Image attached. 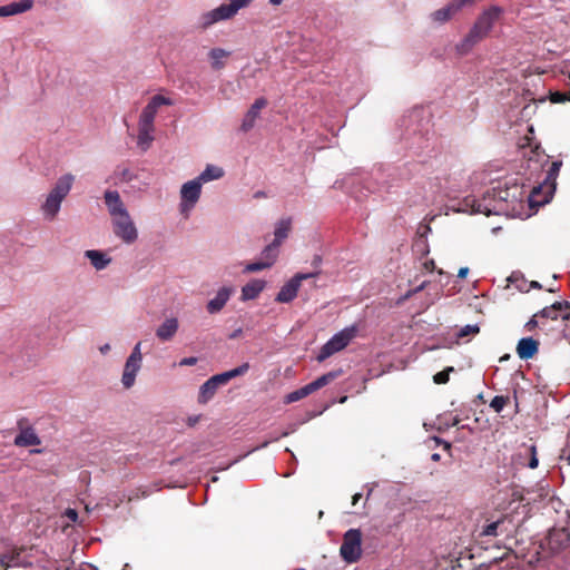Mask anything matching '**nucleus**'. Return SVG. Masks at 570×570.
Masks as SVG:
<instances>
[{"label": "nucleus", "mask_w": 570, "mask_h": 570, "mask_svg": "<svg viewBox=\"0 0 570 570\" xmlns=\"http://www.w3.org/2000/svg\"><path fill=\"white\" fill-rule=\"evenodd\" d=\"M75 183V176L72 174H65L60 176L53 187L46 196L45 202L41 205V212L46 219L52 220L57 217L60 212L63 199L69 195L72 185Z\"/></svg>", "instance_id": "obj_1"}, {"label": "nucleus", "mask_w": 570, "mask_h": 570, "mask_svg": "<svg viewBox=\"0 0 570 570\" xmlns=\"http://www.w3.org/2000/svg\"><path fill=\"white\" fill-rule=\"evenodd\" d=\"M253 0H229L219 7L202 13L197 19V27L206 30L213 24L234 17L238 10L247 7Z\"/></svg>", "instance_id": "obj_2"}, {"label": "nucleus", "mask_w": 570, "mask_h": 570, "mask_svg": "<svg viewBox=\"0 0 570 570\" xmlns=\"http://www.w3.org/2000/svg\"><path fill=\"white\" fill-rule=\"evenodd\" d=\"M340 556L346 563H355L362 557V533L360 529H350L343 535Z\"/></svg>", "instance_id": "obj_3"}, {"label": "nucleus", "mask_w": 570, "mask_h": 570, "mask_svg": "<svg viewBox=\"0 0 570 570\" xmlns=\"http://www.w3.org/2000/svg\"><path fill=\"white\" fill-rule=\"evenodd\" d=\"M356 334V327H345L341 332L333 335L321 348L317 361L323 362L333 354L342 351L345 348L348 343L354 338Z\"/></svg>", "instance_id": "obj_4"}, {"label": "nucleus", "mask_w": 570, "mask_h": 570, "mask_svg": "<svg viewBox=\"0 0 570 570\" xmlns=\"http://www.w3.org/2000/svg\"><path fill=\"white\" fill-rule=\"evenodd\" d=\"M142 365V353H141V342H137L131 350V353L127 357L122 374H121V384L125 389H131L135 385L136 376L139 373Z\"/></svg>", "instance_id": "obj_5"}, {"label": "nucleus", "mask_w": 570, "mask_h": 570, "mask_svg": "<svg viewBox=\"0 0 570 570\" xmlns=\"http://www.w3.org/2000/svg\"><path fill=\"white\" fill-rule=\"evenodd\" d=\"M202 184L196 179H191L183 184L180 188L179 210L183 215L188 216L189 212L196 206L202 194Z\"/></svg>", "instance_id": "obj_6"}, {"label": "nucleus", "mask_w": 570, "mask_h": 570, "mask_svg": "<svg viewBox=\"0 0 570 570\" xmlns=\"http://www.w3.org/2000/svg\"><path fill=\"white\" fill-rule=\"evenodd\" d=\"M503 190H497L493 188L491 191H487V196L482 202L475 200L473 198H465L464 199V207H461L460 212H471L475 214H484L487 216H490L492 214H498L499 208L497 206L490 207L489 205L484 204L490 198L500 200H505V196L502 195ZM507 194V191H504Z\"/></svg>", "instance_id": "obj_7"}, {"label": "nucleus", "mask_w": 570, "mask_h": 570, "mask_svg": "<svg viewBox=\"0 0 570 570\" xmlns=\"http://www.w3.org/2000/svg\"><path fill=\"white\" fill-rule=\"evenodd\" d=\"M114 234L125 244H134L138 238L137 227L129 213L111 219Z\"/></svg>", "instance_id": "obj_8"}, {"label": "nucleus", "mask_w": 570, "mask_h": 570, "mask_svg": "<svg viewBox=\"0 0 570 570\" xmlns=\"http://www.w3.org/2000/svg\"><path fill=\"white\" fill-rule=\"evenodd\" d=\"M317 273H298L292 277L286 284H284L277 293L275 301L278 303H289L296 296L299 289L301 283L304 279L315 277Z\"/></svg>", "instance_id": "obj_9"}, {"label": "nucleus", "mask_w": 570, "mask_h": 570, "mask_svg": "<svg viewBox=\"0 0 570 570\" xmlns=\"http://www.w3.org/2000/svg\"><path fill=\"white\" fill-rule=\"evenodd\" d=\"M174 102L170 98L161 95H155L140 112L138 125L154 127V121L159 107L171 106Z\"/></svg>", "instance_id": "obj_10"}, {"label": "nucleus", "mask_w": 570, "mask_h": 570, "mask_svg": "<svg viewBox=\"0 0 570 570\" xmlns=\"http://www.w3.org/2000/svg\"><path fill=\"white\" fill-rule=\"evenodd\" d=\"M503 12V8L495 4L490 6L478 16L473 26L488 37Z\"/></svg>", "instance_id": "obj_11"}, {"label": "nucleus", "mask_w": 570, "mask_h": 570, "mask_svg": "<svg viewBox=\"0 0 570 570\" xmlns=\"http://www.w3.org/2000/svg\"><path fill=\"white\" fill-rule=\"evenodd\" d=\"M535 316L541 318H551L566 321L570 317V303L567 301L556 302L550 306H547L539 311Z\"/></svg>", "instance_id": "obj_12"}, {"label": "nucleus", "mask_w": 570, "mask_h": 570, "mask_svg": "<svg viewBox=\"0 0 570 570\" xmlns=\"http://www.w3.org/2000/svg\"><path fill=\"white\" fill-rule=\"evenodd\" d=\"M104 200L111 219L129 213L117 190H106Z\"/></svg>", "instance_id": "obj_13"}, {"label": "nucleus", "mask_w": 570, "mask_h": 570, "mask_svg": "<svg viewBox=\"0 0 570 570\" xmlns=\"http://www.w3.org/2000/svg\"><path fill=\"white\" fill-rule=\"evenodd\" d=\"M234 293V287L232 286H223L220 287L215 297L209 299L206 309L209 314H217L219 313L224 306L229 301L232 294Z\"/></svg>", "instance_id": "obj_14"}, {"label": "nucleus", "mask_w": 570, "mask_h": 570, "mask_svg": "<svg viewBox=\"0 0 570 570\" xmlns=\"http://www.w3.org/2000/svg\"><path fill=\"white\" fill-rule=\"evenodd\" d=\"M266 105L267 101L265 98H258L255 100L242 121L240 129L244 132L249 131L254 127L255 121L259 116L261 109H263Z\"/></svg>", "instance_id": "obj_15"}, {"label": "nucleus", "mask_w": 570, "mask_h": 570, "mask_svg": "<svg viewBox=\"0 0 570 570\" xmlns=\"http://www.w3.org/2000/svg\"><path fill=\"white\" fill-rule=\"evenodd\" d=\"M178 327V320L168 317L156 328V336L163 342L170 341L176 335Z\"/></svg>", "instance_id": "obj_16"}, {"label": "nucleus", "mask_w": 570, "mask_h": 570, "mask_svg": "<svg viewBox=\"0 0 570 570\" xmlns=\"http://www.w3.org/2000/svg\"><path fill=\"white\" fill-rule=\"evenodd\" d=\"M539 343L532 337H522L517 345V354L521 360H529L535 355Z\"/></svg>", "instance_id": "obj_17"}, {"label": "nucleus", "mask_w": 570, "mask_h": 570, "mask_svg": "<svg viewBox=\"0 0 570 570\" xmlns=\"http://www.w3.org/2000/svg\"><path fill=\"white\" fill-rule=\"evenodd\" d=\"M16 446H32L41 443L40 438L31 426L21 428L13 441Z\"/></svg>", "instance_id": "obj_18"}, {"label": "nucleus", "mask_w": 570, "mask_h": 570, "mask_svg": "<svg viewBox=\"0 0 570 570\" xmlns=\"http://www.w3.org/2000/svg\"><path fill=\"white\" fill-rule=\"evenodd\" d=\"M266 282L264 279H252L246 285L242 287V301H252L259 296V294L265 289Z\"/></svg>", "instance_id": "obj_19"}, {"label": "nucleus", "mask_w": 570, "mask_h": 570, "mask_svg": "<svg viewBox=\"0 0 570 570\" xmlns=\"http://www.w3.org/2000/svg\"><path fill=\"white\" fill-rule=\"evenodd\" d=\"M85 257L89 259L90 264L96 271H102L111 263V257L102 250L88 249L85 252Z\"/></svg>", "instance_id": "obj_20"}, {"label": "nucleus", "mask_w": 570, "mask_h": 570, "mask_svg": "<svg viewBox=\"0 0 570 570\" xmlns=\"http://www.w3.org/2000/svg\"><path fill=\"white\" fill-rule=\"evenodd\" d=\"M33 6L32 0H20L11 2L4 6H0V17H10L19 13H23L30 10Z\"/></svg>", "instance_id": "obj_21"}, {"label": "nucleus", "mask_w": 570, "mask_h": 570, "mask_svg": "<svg viewBox=\"0 0 570 570\" xmlns=\"http://www.w3.org/2000/svg\"><path fill=\"white\" fill-rule=\"evenodd\" d=\"M248 370H249V364L243 363L242 365H239L233 370H229V371H226V372H223V373L212 376V380L216 383L217 386H220V385L228 383L234 377L244 375L245 373H247Z\"/></svg>", "instance_id": "obj_22"}, {"label": "nucleus", "mask_w": 570, "mask_h": 570, "mask_svg": "<svg viewBox=\"0 0 570 570\" xmlns=\"http://www.w3.org/2000/svg\"><path fill=\"white\" fill-rule=\"evenodd\" d=\"M155 127L138 125L137 146L146 151L154 141Z\"/></svg>", "instance_id": "obj_23"}, {"label": "nucleus", "mask_w": 570, "mask_h": 570, "mask_svg": "<svg viewBox=\"0 0 570 570\" xmlns=\"http://www.w3.org/2000/svg\"><path fill=\"white\" fill-rule=\"evenodd\" d=\"M224 176V169L215 165H207L206 168L196 177L203 185L212 180L219 179Z\"/></svg>", "instance_id": "obj_24"}, {"label": "nucleus", "mask_w": 570, "mask_h": 570, "mask_svg": "<svg viewBox=\"0 0 570 570\" xmlns=\"http://www.w3.org/2000/svg\"><path fill=\"white\" fill-rule=\"evenodd\" d=\"M292 220L291 218H283L276 223L274 230V240L275 245L281 246L282 242L287 238L289 229H291Z\"/></svg>", "instance_id": "obj_25"}, {"label": "nucleus", "mask_w": 570, "mask_h": 570, "mask_svg": "<svg viewBox=\"0 0 570 570\" xmlns=\"http://www.w3.org/2000/svg\"><path fill=\"white\" fill-rule=\"evenodd\" d=\"M217 389H218V386L212 380V377L208 379L204 384H202V386L199 389L198 403H200V404L208 403L216 394Z\"/></svg>", "instance_id": "obj_26"}, {"label": "nucleus", "mask_w": 570, "mask_h": 570, "mask_svg": "<svg viewBox=\"0 0 570 570\" xmlns=\"http://www.w3.org/2000/svg\"><path fill=\"white\" fill-rule=\"evenodd\" d=\"M230 56V51H227L223 48H213L208 52V57L210 59V65L213 69L219 70L225 66L224 59Z\"/></svg>", "instance_id": "obj_27"}, {"label": "nucleus", "mask_w": 570, "mask_h": 570, "mask_svg": "<svg viewBox=\"0 0 570 570\" xmlns=\"http://www.w3.org/2000/svg\"><path fill=\"white\" fill-rule=\"evenodd\" d=\"M455 13H456V11L452 8V6L449 2L443 8L435 10L431 14V18L433 21H435L438 23H444V22L449 21Z\"/></svg>", "instance_id": "obj_28"}, {"label": "nucleus", "mask_w": 570, "mask_h": 570, "mask_svg": "<svg viewBox=\"0 0 570 570\" xmlns=\"http://www.w3.org/2000/svg\"><path fill=\"white\" fill-rule=\"evenodd\" d=\"M340 373H341L340 371L338 372H336V371L328 372V373L323 374L322 376L317 377L313 382L308 383L312 392H315L318 389L327 385L330 382L335 380L340 375Z\"/></svg>", "instance_id": "obj_29"}, {"label": "nucleus", "mask_w": 570, "mask_h": 570, "mask_svg": "<svg viewBox=\"0 0 570 570\" xmlns=\"http://www.w3.org/2000/svg\"><path fill=\"white\" fill-rule=\"evenodd\" d=\"M278 245L272 242L262 250L259 258L265 263H269V267H272L278 257Z\"/></svg>", "instance_id": "obj_30"}, {"label": "nucleus", "mask_w": 570, "mask_h": 570, "mask_svg": "<svg viewBox=\"0 0 570 570\" xmlns=\"http://www.w3.org/2000/svg\"><path fill=\"white\" fill-rule=\"evenodd\" d=\"M475 47L474 42L465 35L461 41L455 45V52L460 57L469 55Z\"/></svg>", "instance_id": "obj_31"}, {"label": "nucleus", "mask_w": 570, "mask_h": 570, "mask_svg": "<svg viewBox=\"0 0 570 570\" xmlns=\"http://www.w3.org/2000/svg\"><path fill=\"white\" fill-rule=\"evenodd\" d=\"M312 390L309 387L308 384L304 385L303 387L298 389V390H295L291 393H288L286 396H285V403H293V402H296V401H299L304 397H306L307 395L312 394Z\"/></svg>", "instance_id": "obj_32"}, {"label": "nucleus", "mask_w": 570, "mask_h": 570, "mask_svg": "<svg viewBox=\"0 0 570 570\" xmlns=\"http://www.w3.org/2000/svg\"><path fill=\"white\" fill-rule=\"evenodd\" d=\"M269 268V263H265L261 258L257 262L247 264L243 272L244 273H256Z\"/></svg>", "instance_id": "obj_33"}, {"label": "nucleus", "mask_w": 570, "mask_h": 570, "mask_svg": "<svg viewBox=\"0 0 570 570\" xmlns=\"http://www.w3.org/2000/svg\"><path fill=\"white\" fill-rule=\"evenodd\" d=\"M480 332V327L479 325L476 324H468L465 326H462L458 333H456V336L459 338H463L465 336H469V335H475Z\"/></svg>", "instance_id": "obj_34"}, {"label": "nucleus", "mask_w": 570, "mask_h": 570, "mask_svg": "<svg viewBox=\"0 0 570 570\" xmlns=\"http://www.w3.org/2000/svg\"><path fill=\"white\" fill-rule=\"evenodd\" d=\"M508 400H509V399H508L507 396H503V395H497V396H494V397L492 399V401H491V403H490V406H491V409H493L497 413H500V412L504 409V406H505V404H507Z\"/></svg>", "instance_id": "obj_35"}, {"label": "nucleus", "mask_w": 570, "mask_h": 570, "mask_svg": "<svg viewBox=\"0 0 570 570\" xmlns=\"http://www.w3.org/2000/svg\"><path fill=\"white\" fill-rule=\"evenodd\" d=\"M454 368L452 366L445 368L444 371H441L439 373H436L434 376H433V381L434 383L436 384H445L449 382V375H450V372H453Z\"/></svg>", "instance_id": "obj_36"}, {"label": "nucleus", "mask_w": 570, "mask_h": 570, "mask_svg": "<svg viewBox=\"0 0 570 570\" xmlns=\"http://www.w3.org/2000/svg\"><path fill=\"white\" fill-rule=\"evenodd\" d=\"M466 35L474 42L475 46L479 42H481L483 39L487 38V36L483 32H481L479 29H476L473 24Z\"/></svg>", "instance_id": "obj_37"}, {"label": "nucleus", "mask_w": 570, "mask_h": 570, "mask_svg": "<svg viewBox=\"0 0 570 570\" xmlns=\"http://www.w3.org/2000/svg\"><path fill=\"white\" fill-rule=\"evenodd\" d=\"M550 100L553 104H561L564 101H570V90L568 92L556 91L550 95Z\"/></svg>", "instance_id": "obj_38"}, {"label": "nucleus", "mask_w": 570, "mask_h": 570, "mask_svg": "<svg viewBox=\"0 0 570 570\" xmlns=\"http://www.w3.org/2000/svg\"><path fill=\"white\" fill-rule=\"evenodd\" d=\"M475 0H451L450 4L456 11V13L464 7L472 6Z\"/></svg>", "instance_id": "obj_39"}, {"label": "nucleus", "mask_w": 570, "mask_h": 570, "mask_svg": "<svg viewBox=\"0 0 570 570\" xmlns=\"http://www.w3.org/2000/svg\"><path fill=\"white\" fill-rule=\"evenodd\" d=\"M118 175L120 179L126 183H129L135 178L134 174L128 168H122L118 171Z\"/></svg>", "instance_id": "obj_40"}, {"label": "nucleus", "mask_w": 570, "mask_h": 570, "mask_svg": "<svg viewBox=\"0 0 570 570\" xmlns=\"http://www.w3.org/2000/svg\"><path fill=\"white\" fill-rule=\"evenodd\" d=\"M498 525H499V522H492V523L488 524V525L483 529V534H484V535H492V537H495V535L498 534V533H497Z\"/></svg>", "instance_id": "obj_41"}, {"label": "nucleus", "mask_w": 570, "mask_h": 570, "mask_svg": "<svg viewBox=\"0 0 570 570\" xmlns=\"http://www.w3.org/2000/svg\"><path fill=\"white\" fill-rule=\"evenodd\" d=\"M530 452H531V459H530V462H529V468L530 469H535L539 464V461H538V458H537V451H535V446L534 445H531L530 446Z\"/></svg>", "instance_id": "obj_42"}, {"label": "nucleus", "mask_w": 570, "mask_h": 570, "mask_svg": "<svg viewBox=\"0 0 570 570\" xmlns=\"http://www.w3.org/2000/svg\"><path fill=\"white\" fill-rule=\"evenodd\" d=\"M426 284L428 282H422L419 286H416L415 288L409 291L405 295H404V299H407L410 298L411 296H413L414 294L423 291L425 287H426Z\"/></svg>", "instance_id": "obj_43"}, {"label": "nucleus", "mask_w": 570, "mask_h": 570, "mask_svg": "<svg viewBox=\"0 0 570 570\" xmlns=\"http://www.w3.org/2000/svg\"><path fill=\"white\" fill-rule=\"evenodd\" d=\"M197 357L195 356H189V357H184L179 361V365L180 366H193L197 363Z\"/></svg>", "instance_id": "obj_44"}, {"label": "nucleus", "mask_w": 570, "mask_h": 570, "mask_svg": "<svg viewBox=\"0 0 570 570\" xmlns=\"http://www.w3.org/2000/svg\"><path fill=\"white\" fill-rule=\"evenodd\" d=\"M13 559H14L13 557H9V556H6V554L0 556V564L3 566V567L9 568V567L14 564L13 563Z\"/></svg>", "instance_id": "obj_45"}, {"label": "nucleus", "mask_w": 570, "mask_h": 570, "mask_svg": "<svg viewBox=\"0 0 570 570\" xmlns=\"http://www.w3.org/2000/svg\"><path fill=\"white\" fill-rule=\"evenodd\" d=\"M561 165H562L561 161H553L552 165H551V168L549 170V177L558 175Z\"/></svg>", "instance_id": "obj_46"}, {"label": "nucleus", "mask_w": 570, "mask_h": 570, "mask_svg": "<svg viewBox=\"0 0 570 570\" xmlns=\"http://www.w3.org/2000/svg\"><path fill=\"white\" fill-rule=\"evenodd\" d=\"M66 517L71 520L72 522H76L78 519V513L75 509H67L66 510Z\"/></svg>", "instance_id": "obj_47"}, {"label": "nucleus", "mask_w": 570, "mask_h": 570, "mask_svg": "<svg viewBox=\"0 0 570 570\" xmlns=\"http://www.w3.org/2000/svg\"><path fill=\"white\" fill-rule=\"evenodd\" d=\"M537 318H541V317L540 316H535V314H534L533 317L525 324V326L529 330H532L534 326L538 325V320Z\"/></svg>", "instance_id": "obj_48"}, {"label": "nucleus", "mask_w": 570, "mask_h": 570, "mask_svg": "<svg viewBox=\"0 0 570 570\" xmlns=\"http://www.w3.org/2000/svg\"><path fill=\"white\" fill-rule=\"evenodd\" d=\"M111 346L109 343H106L99 347L101 354H107L110 351Z\"/></svg>", "instance_id": "obj_49"}, {"label": "nucleus", "mask_w": 570, "mask_h": 570, "mask_svg": "<svg viewBox=\"0 0 570 570\" xmlns=\"http://www.w3.org/2000/svg\"><path fill=\"white\" fill-rule=\"evenodd\" d=\"M278 439H279V436H277V435L273 436L271 440L265 441L262 445L255 448L254 450L266 448L272 441H277Z\"/></svg>", "instance_id": "obj_50"}, {"label": "nucleus", "mask_w": 570, "mask_h": 570, "mask_svg": "<svg viewBox=\"0 0 570 570\" xmlns=\"http://www.w3.org/2000/svg\"><path fill=\"white\" fill-rule=\"evenodd\" d=\"M468 273H469V268L468 267H461L459 269L458 276L460 278H464L468 275Z\"/></svg>", "instance_id": "obj_51"}, {"label": "nucleus", "mask_w": 570, "mask_h": 570, "mask_svg": "<svg viewBox=\"0 0 570 570\" xmlns=\"http://www.w3.org/2000/svg\"><path fill=\"white\" fill-rule=\"evenodd\" d=\"M362 494L361 493H356L353 495V499H352V504L355 505L357 503V501L361 499Z\"/></svg>", "instance_id": "obj_52"}, {"label": "nucleus", "mask_w": 570, "mask_h": 570, "mask_svg": "<svg viewBox=\"0 0 570 570\" xmlns=\"http://www.w3.org/2000/svg\"><path fill=\"white\" fill-rule=\"evenodd\" d=\"M268 1L274 7H277V6L282 4V2H283V0H268Z\"/></svg>", "instance_id": "obj_53"}, {"label": "nucleus", "mask_w": 570, "mask_h": 570, "mask_svg": "<svg viewBox=\"0 0 570 570\" xmlns=\"http://www.w3.org/2000/svg\"><path fill=\"white\" fill-rule=\"evenodd\" d=\"M431 459H432L433 461H439V460H440V454H439V453H433V454H432V456H431Z\"/></svg>", "instance_id": "obj_54"}, {"label": "nucleus", "mask_w": 570, "mask_h": 570, "mask_svg": "<svg viewBox=\"0 0 570 570\" xmlns=\"http://www.w3.org/2000/svg\"><path fill=\"white\" fill-rule=\"evenodd\" d=\"M460 422V419L458 416H455L453 420H452V426H455L458 425Z\"/></svg>", "instance_id": "obj_55"}, {"label": "nucleus", "mask_w": 570, "mask_h": 570, "mask_svg": "<svg viewBox=\"0 0 570 570\" xmlns=\"http://www.w3.org/2000/svg\"><path fill=\"white\" fill-rule=\"evenodd\" d=\"M531 287L540 288V287H541V285H540L538 282H532V283H531Z\"/></svg>", "instance_id": "obj_56"}, {"label": "nucleus", "mask_w": 570, "mask_h": 570, "mask_svg": "<svg viewBox=\"0 0 570 570\" xmlns=\"http://www.w3.org/2000/svg\"><path fill=\"white\" fill-rule=\"evenodd\" d=\"M287 434V432H283L281 436H286Z\"/></svg>", "instance_id": "obj_57"}]
</instances>
